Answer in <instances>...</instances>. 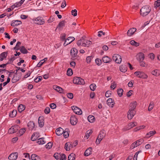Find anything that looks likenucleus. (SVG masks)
<instances>
[{"mask_svg":"<svg viewBox=\"0 0 160 160\" xmlns=\"http://www.w3.org/2000/svg\"><path fill=\"white\" fill-rule=\"evenodd\" d=\"M69 130L68 128H66L64 130L63 136L65 138H67L69 136Z\"/></svg>","mask_w":160,"mask_h":160,"instance_id":"nucleus-26","label":"nucleus"},{"mask_svg":"<svg viewBox=\"0 0 160 160\" xmlns=\"http://www.w3.org/2000/svg\"><path fill=\"white\" fill-rule=\"evenodd\" d=\"M130 43L132 45L136 47H138L139 45V43H138L133 40H131L130 42Z\"/></svg>","mask_w":160,"mask_h":160,"instance_id":"nucleus-38","label":"nucleus"},{"mask_svg":"<svg viewBox=\"0 0 160 160\" xmlns=\"http://www.w3.org/2000/svg\"><path fill=\"white\" fill-rule=\"evenodd\" d=\"M44 62V61H43V60H41L40 61L38 64L37 66L38 67H40L42 64Z\"/></svg>","mask_w":160,"mask_h":160,"instance_id":"nucleus-61","label":"nucleus"},{"mask_svg":"<svg viewBox=\"0 0 160 160\" xmlns=\"http://www.w3.org/2000/svg\"><path fill=\"white\" fill-rule=\"evenodd\" d=\"M156 133L155 131H150L146 134L145 137L146 138H149L154 135Z\"/></svg>","mask_w":160,"mask_h":160,"instance_id":"nucleus-24","label":"nucleus"},{"mask_svg":"<svg viewBox=\"0 0 160 160\" xmlns=\"http://www.w3.org/2000/svg\"><path fill=\"white\" fill-rule=\"evenodd\" d=\"M116 84L115 83V82H114L112 83L111 84L110 87L111 88L113 89V90L116 88Z\"/></svg>","mask_w":160,"mask_h":160,"instance_id":"nucleus-60","label":"nucleus"},{"mask_svg":"<svg viewBox=\"0 0 160 160\" xmlns=\"http://www.w3.org/2000/svg\"><path fill=\"white\" fill-rule=\"evenodd\" d=\"M144 55L142 52H140L137 56V58L139 62L143 61L144 59Z\"/></svg>","mask_w":160,"mask_h":160,"instance_id":"nucleus-13","label":"nucleus"},{"mask_svg":"<svg viewBox=\"0 0 160 160\" xmlns=\"http://www.w3.org/2000/svg\"><path fill=\"white\" fill-rule=\"evenodd\" d=\"M34 23L38 25H43L45 23L44 19L42 17L39 16L32 19Z\"/></svg>","mask_w":160,"mask_h":160,"instance_id":"nucleus-3","label":"nucleus"},{"mask_svg":"<svg viewBox=\"0 0 160 160\" xmlns=\"http://www.w3.org/2000/svg\"><path fill=\"white\" fill-rule=\"evenodd\" d=\"M17 111L15 110H13L10 113L9 116L12 118L14 117L16 115Z\"/></svg>","mask_w":160,"mask_h":160,"instance_id":"nucleus-36","label":"nucleus"},{"mask_svg":"<svg viewBox=\"0 0 160 160\" xmlns=\"http://www.w3.org/2000/svg\"><path fill=\"white\" fill-rule=\"evenodd\" d=\"M64 132V130L61 128L57 129L56 131V134L58 136H60Z\"/></svg>","mask_w":160,"mask_h":160,"instance_id":"nucleus-20","label":"nucleus"},{"mask_svg":"<svg viewBox=\"0 0 160 160\" xmlns=\"http://www.w3.org/2000/svg\"><path fill=\"white\" fill-rule=\"evenodd\" d=\"M78 52V50L75 48H73L71 50V55L72 57H75L77 55Z\"/></svg>","mask_w":160,"mask_h":160,"instance_id":"nucleus-19","label":"nucleus"},{"mask_svg":"<svg viewBox=\"0 0 160 160\" xmlns=\"http://www.w3.org/2000/svg\"><path fill=\"white\" fill-rule=\"evenodd\" d=\"M50 112V109L49 107H47L44 110V112L46 114H48Z\"/></svg>","mask_w":160,"mask_h":160,"instance_id":"nucleus-57","label":"nucleus"},{"mask_svg":"<svg viewBox=\"0 0 160 160\" xmlns=\"http://www.w3.org/2000/svg\"><path fill=\"white\" fill-rule=\"evenodd\" d=\"M32 160H41L38 156L36 155L35 154H32L31 156Z\"/></svg>","mask_w":160,"mask_h":160,"instance_id":"nucleus-32","label":"nucleus"},{"mask_svg":"<svg viewBox=\"0 0 160 160\" xmlns=\"http://www.w3.org/2000/svg\"><path fill=\"white\" fill-rule=\"evenodd\" d=\"M106 133L104 131H101L98 135L96 141V143L97 144H98L100 143L102 139L105 136Z\"/></svg>","mask_w":160,"mask_h":160,"instance_id":"nucleus-4","label":"nucleus"},{"mask_svg":"<svg viewBox=\"0 0 160 160\" xmlns=\"http://www.w3.org/2000/svg\"><path fill=\"white\" fill-rule=\"evenodd\" d=\"M112 59L117 63H120L122 61L121 56L118 54H114L112 56Z\"/></svg>","mask_w":160,"mask_h":160,"instance_id":"nucleus-7","label":"nucleus"},{"mask_svg":"<svg viewBox=\"0 0 160 160\" xmlns=\"http://www.w3.org/2000/svg\"><path fill=\"white\" fill-rule=\"evenodd\" d=\"M143 141L144 140L143 139L141 138L135 141V142H137V144L138 145V146L141 145Z\"/></svg>","mask_w":160,"mask_h":160,"instance_id":"nucleus-48","label":"nucleus"},{"mask_svg":"<svg viewBox=\"0 0 160 160\" xmlns=\"http://www.w3.org/2000/svg\"><path fill=\"white\" fill-rule=\"evenodd\" d=\"M96 64L98 66L101 65L102 63V61L99 58H97L95 60Z\"/></svg>","mask_w":160,"mask_h":160,"instance_id":"nucleus-49","label":"nucleus"},{"mask_svg":"<svg viewBox=\"0 0 160 160\" xmlns=\"http://www.w3.org/2000/svg\"><path fill=\"white\" fill-rule=\"evenodd\" d=\"M76 157L75 155L73 153H71L68 156V160H74Z\"/></svg>","mask_w":160,"mask_h":160,"instance_id":"nucleus-29","label":"nucleus"},{"mask_svg":"<svg viewBox=\"0 0 160 160\" xmlns=\"http://www.w3.org/2000/svg\"><path fill=\"white\" fill-rule=\"evenodd\" d=\"M141 152V151L140 150L136 152L134 157V160H137L138 155V153H139L140 152Z\"/></svg>","mask_w":160,"mask_h":160,"instance_id":"nucleus-58","label":"nucleus"},{"mask_svg":"<svg viewBox=\"0 0 160 160\" xmlns=\"http://www.w3.org/2000/svg\"><path fill=\"white\" fill-rule=\"evenodd\" d=\"M26 129L25 128H22L20 129L19 131V133H18V135L21 136L26 131Z\"/></svg>","mask_w":160,"mask_h":160,"instance_id":"nucleus-33","label":"nucleus"},{"mask_svg":"<svg viewBox=\"0 0 160 160\" xmlns=\"http://www.w3.org/2000/svg\"><path fill=\"white\" fill-rule=\"evenodd\" d=\"M70 123L72 125H75L77 122V118L74 116H72L70 118Z\"/></svg>","mask_w":160,"mask_h":160,"instance_id":"nucleus-15","label":"nucleus"},{"mask_svg":"<svg viewBox=\"0 0 160 160\" xmlns=\"http://www.w3.org/2000/svg\"><path fill=\"white\" fill-rule=\"evenodd\" d=\"M92 132V131L91 130H88L87 131L86 136V137L88 138L89 137L90 134H91Z\"/></svg>","mask_w":160,"mask_h":160,"instance_id":"nucleus-56","label":"nucleus"},{"mask_svg":"<svg viewBox=\"0 0 160 160\" xmlns=\"http://www.w3.org/2000/svg\"><path fill=\"white\" fill-rule=\"evenodd\" d=\"M42 79V77L41 76H39L37 78H36L34 79V81L36 82H38L39 81L41 80Z\"/></svg>","mask_w":160,"mask_h":160,"instance_id":"nucleus-55","label":"nucleus"},{"mask_svg":"<svg viewBox=\"0 0 160 160\" xmlns=\"http://www.w3.org/2000/svg\"><path fill=\"white\" fill-rule=\"evenodd\" d=\"M50 108L52 109H55L56 108V105L54 103H51L50 105Z\"/></svg>","mask_w":160,"mask_h":160,"instance_id":"nucleus-59","label":"nucleus"},{"mask_svg":"<svg viewBox=\"0 0 160 160\" xmlns=\"http://www.w3.org/2000/svg\"><path fill=\"white\" fill-rule=\"evenodd\" d=\"M18 157V153L17 152L12 153L10 154L8 157L9 160H16Z\"/></svg>","mask_w":160,"mask_h":160,"instance_id":"nucleus-11","label":"nucleus"},{"mask_svg":"<svg viewBox=\"0 0 160 160\" xmlns=\"http://www.w3.org/2000/svg\"><path fill=\"white\" fill-rule=\"evenodd\" d=\"M88 120L90 122H93L94 121L95 118L93 116L89 115L88 118Z\"/></svg>","mask_w":160,"mask_h":160,"instance_id":"nucleus-35","label":"nucleus"},{"mask_svg":"<svg viewBox=\"0 0 160 160\" xmlns=\"http://www.w3.org/2000/svg\"><path fill=\"white\" fill-rule=\"evenodd\" d=\"M137 105V102H134L129 105V109L127 113V117L129 119H132L135 114V109Z\"/></svg>","mask_w":160,"mask_h":160,"instance_id":"nucleus-1","label":"nucleus"},{"mask_svg":"<svg viewBox=\"0 0 160 160\" xmlns=\"http://www.w3.org/2000/svg\"><path fill=\"white\" fill-rule=\"evenodd\" d=\"M153 107V102H152L150 103L149 105L148 109V111H151Z\"/></svg>","mask_w":160,"mask_h":160,"instance_id":"nucleus-45","label":"nucleus"},{"mask_svg":"<svg viewBox=\"0 0 160 160\" xmlns=\"http://www.w3.org/2000/svg\"><path fill=\"white\" fill-rule=\"evenodd\" d=\"M137 122H133L129 123L128 125L129 126V128H131L137 125Z\"/></svg>","mask_w":160,"mask_h":160,"instance_id":"nucleus-41","label":"nucleus"},{"mask_svg":"<svg viewBox=\"0 0 160 160\" xmlns=\"http://www.w3.org/2000/svg\"><path fill=\"white\" fill-rule=\"evenodd\" d=\"M20 51L21 53L23 54H26L28 52V51L23 46H22L21 47V49H20Z\"/></svg>","mask_w":160,"mask_h":160,"instance_id":"nucleus-34","label":"nucleus"},{"mask_svg":"<svg viewBox=\"0 0 160 160\" xmlns=\"http://www.w3.org/2000/svg\"><path fill=\"white\" fill-rule=\"evenodd\" d=\"M136 31V29L135 28H130L127 32V36L129 37L132 36Z\"/></svg>","mask_w":160,"mask_h":160,"instance_id":"nucleus-14","label":"nucleus"},{"mask_svg":"<svg viewBox=\"0 0 160 160\" xmlns=\"http://www.w3.org/2000/svg\"><path fill=\"white\" fill-rule=\"evenodd\" d=\"M102 60L104 63H109L112 61V59L108 56L104 57L102 58Z\"/></svg>","mask_w":160,"mask_h":160,"instance_id":"nucleus-21","label":"nucleus"},{"mask_svg":"<svg viewBox=\"0 0 160 160\" xmlns=\"http://www.w3.org/2000/svg\"><path fill=\"white\" fill-rule=\"evenodd\" d=\"M66 34L65 33H63L61 37V39L62 41H65L66 40Z\"/></svg>","mask_w":160,"mask_h":160,"instance_id":"nucleus-62","label":"nucleus"},{"mask_svg":"<svg viewBox=\"0 0 160 160\" xmlns=\"http://www.w3.org/2000/svg\"><path fill=\"white\" fill-rule=\"evenodd\" d=\"M93 57L92 56L88 57L86 59V61L88 63H89L91 62V60L92 59Z\"/></svg>","mask_w":160,"mask_h":160,"instance_id":"nucleus-53","label":"nucleus"},{"mask_svg":"<svg viewBox=\"0 0 160 160\" xmlns=\"http://www.w3.org/2000/svg\"><path fill=\"white\" fill-rule=\"evenodd\" d=\"M107 104L108 105L111 107H113L114 104V102L113 100L111 98H109L107 100Z\"/></svg>","mask_w":160,"mask_h":160,"instance_id":"nucleus-16","label":"nucleus"},{"mask_svg":"<svg viewBox=\"0 0 160 160\" xmlns=\"http://www.w3.org/2000/svg\"><path fill=\"white\" fill-rule=\"evenodd\" d=\"M40 137L39 133L37 132H36L34 133L31 138V139L32 141H35L36 140V139Z\"/></svg>","mask_w":160,"mask_h":160,"instance_id":"nucleus-12","label":"nucleus"},{"mask_svg":"<svg viewBox=\"0 0 160 160\" xmlns=\"http://www.w3.org/2000/svg\"><path fill=\"white\" fill-rule=\"evenodd\" d=\"M86 42H85V44H84V47H89V45H91L92 44V42L90 41L86 40Z\"/></svg>","mask_w":160,"mask_h":160,"instance_id":"nucleus-47","label":"nucleus"},{"mask_svg":"<svg viewBox=\"0 0 160 160\" xmlns=\"http://www.w3.org/2000/svg\"><path fill=\"white\" fill-rule=\"evenodd\" d=\"M66 22L65 20H63L60 22L58 25V27L61 28L65 26Z\"/></svg>","mask_w":160,"mask_h":160,"instance_id":"nucleus-42","label":"nucleus"},{"mask_svg":"<svg viewBox=\"0 0 160 160\" xmlns=\"http://www.w3.org/2000/svg\"><path fill=\"white\" fill-rule=\"evenodd\" d=\"M89 87H90V89L92 91H94L95 90V89L96 88V86L95 84L92 83V84H91L90 85Z\"/></svg>","mask_w":160,"mask_h":160,"instance_id":"nucleus-40","label":"nucleus"},{"mask_svg":"<svg viewBox=\"0 0 160 160\" xmlns=\"http://www.w3.org/2000/svg\"><path fill=\"white\" fill-rule=\"evenodd\" d=\"M20 127L18 125H16L12 126L8 131L9 133L12 134L16 132L19 129Z\"/></svg>","mask_w":160,"mask_h":160,"instance_id":"nucleus-6","label":"nucleus"},{"mask_svg":"<svg viewBox=\"0 0 160 160\" xmlns=\"http://www.w3.org/2000/svg\"><path fill=\"white\" fill-rule=\"evenodd\" d=\"M151 10V8L149 6H144L140 10V15L143 17L146 16L149 13Z\"/></svg>","mask_w":160,"mask_h":160,"instance_id":"nucleus-2","label":"nucleus"},{"mask_svg":"<svg viewBox=\"0 0 160 160\" xmlns=\"http://www.w3.org/2000/svg\"><path fill=\"white\" fill-rule=\"evenodd\" d=\"M92 150V148L91 147L88 148L85 150L84 153V155L85 156H88L90 155L91 153Z\"/></svg>","mask_w":160,"mask_h":160,"instance_id":"nucleus-23","label":"nucleus"},{"mask_svg":"<svg viewBox=\"0 0 160 160\" xmlns=\"http://www.w3.org/2000/svg\"><path fill=\"white\" fill-rule=\"evenodd\" d=\"M159 6H160V0L155 1L154 3V8H156Z\"/></svg>","mask_w":160,"mask_h":160,"instance_id":"nucleus-39","label":"nucleus"},{"mask_svg":"<svg viewBox=\"0 0 160 160\" xmlns=\"http://www.w3.org/2000/svg\"><path fill=\"white\" fill-rule=\"evenodd\" d=\"M21 21L18 20L13 21L11 23V25L15 27L22 24Z\"/></svg>","mask_w":160,"mask_h":160,"instance_id":"nucleus-18","label":"nucleus"},{"mask_svg":"<svg viewBox=\"0 0 160 160\" xmlns=\"http://www.w3.org/2000/svg\"><path fill=\"white\" fill-rule=\"evenodd\" d=\"M138 146V145L137 144V142L132 143L131 145L130 148L131 149H133L135 147H136Z\"/></svg>","mask_w":160,"mask_h":160,"instance_id":"nucleus-50","label":"nucleus"},{"mask_svg":"<svg viewBox=\"0 0 160 160\" xmlns=\"http://www.w3.org/2000/svg\"><path fill=\"white\" fill-rule=\"evenodd\" d=\"M75 40V38L72 37H68L65 41L63 44L64 46H66L67 45L69 44Z\"/></svg>","mask_w":160,"mask_h":160,"instance_id":"nucleus-10","label":"nucleus"},{"mask_svg":"<svg viewBox=\"0 0 160 160\" xmlns=\"http://www.w3.org/2000/svg\"><path fill=\"white\" fill-rule=\"evenodd\" d=\"M77 10L75 9L74 10H72L71 11L72 14L74 16H76L77 15Z\"/></svg>","mask_w":160,"mask_h":160,"instance_id":"nucleus-51","label":"nucleus"},{"mask_svg":"<svg viewBox=\"0 0 160 160\" xmlns=\"http://www.w3.org/2000/svg\"><path fill=\"white\" fill-rule=\"evenodd\" d=\"M28 126L29 128V129L32 130L35 127V124L34 122L32 121L29 122L28 124Z\"/></svg>","mask_w":160,"mask_h":160,"instance_id":"nucleus-25","label":"nucleus"},{"mask_svg":"<svg viewBox=\"0 0 160 160\" xmlns=\"http://www.w3.org/2000/svg\"><path fill=\"white\" fill-rule=\"evenodd\" d=\"M134 74L138 78H147L148 76L143 72L137 71L135 72Z\"/></svg>","mask_w":160,"mask_h":160,"instance_id":"nucleus-8","label":"nucleus"},{"mask_svg":"<svg viewBox=\"0 0 160 160\" xmlns=\"http://www.w3.org/2000/svg\"><path fill=\"white\" fill-rule=\"evenodd\" d=\"M44 138H42L38 139L37 143L39 144H43L45 143V141L44 140Z\"/></svg>","mask_w":160,"mask_h":160,"instance_id":"nucleus-30","label":"nucleus"},{"mask_svg":"<svg viewBox=\"0 0 160 160\" xmlns=\"http://www.w3.org/2000/svg\"><path fill=\"white\" fill-rule=\"evenodd\" d=\"M52 143L51 142H49L45 146L46 148H47L50 149L52 146Z\"/></svg>","mask_w":160,"mask_h":160,"instance_id":"nucleus-52","label":"nucleus"},{"mask_svg":"<svg viewBox=\"0 0 160 160\" xmlns=\"http://www.w3.org/2000/svg\"><path fill=\"white\" fill-rule=\"evenodd\" d=\"M111 94H112V92L111 91H108L106 92L105 96L107 98L109 97L110 96Z\"/></svg>","mask_w":160,"mask_h":160,"instance_id":"nucleus-54","label":"nucleus"},{"mask_svg":"<svg viewBox=\"0 0 160 160\" xmlns=\"http://www.w3.org/2000/svg\"><path fill=\"white\" fill-rule=\"evenodd\" d=\"M53 88L60 93H64L63 89L60 87L57 86H53Z\"/></svg>","mask_w":160,"mask_h":160,"instance_id":"nucleus-22","label":"nucleus"},{"mask_svg":"<svg viewBox=\"0 0 160 160\" xmlns=\"http://www.w3.org/2000/svg\"><path fill=\"white\" fill-rule=\"evenodd\" d=\"M120 70L123 72H125L127 71V68L125 65H122L120 67Z\"/></svg>","mask_w":160,"mask_h":160,"instance_id":"nucleus-31","label":"nucleus"},{"mask_svg":"<svg viewBox=\"0 0 160 160\" xmlns=\"http://www.w3.org/2000/svg\"><path fill=\"white\" fill-rule=\"evenodd\" d=\"M44 121L43 117L42 116H40L38 118V123L39 127L41 128L43 126L44 124Z\"/></svg>","mask_w":160,"mask_h":160,"instance_id":"nucleus-17","label":"nucleus"},{"mask_svg":"<svg viewBox=\"0 0 160 160\" xmlns=\"http://www.w3.org/2000/svg\"><path fill=\"white\" fill-rule=\"evenodd\" d=\"M123 92V90L121 88L118 89L117 91L118 95L120 97L122 95Z\"/></svg>","mask_w":160,"mask_h":160,"instance_id":"nucleus-37","label":"nucleus"},{"mask_svg":"<svg viewBox=\"0 0 160 160\" xmlns=\"http://www.w3.org/2000/svg\"><path fill=\"white\" fill-rule=\"evenodd\" d=\"M73 111L74 112L78 115H81L82 113V110L78 107L74 106H73L71 107Z\"/></svg>","mask_w":160,"mask_h":160,"instance_id":"nucleus-9","label":"nucleus"},{"mask_svg":"<svg viewBox=\"0 0 160 160\" xmlns=\"http://www.w3.org/2000/svg\"><path fill=\"white\" fill-rule=\"evenodd\" d=\"M60 160H66V157L65 155L64 154H62L61 155V157Z\"/></svg>","mask_w":160,"mask_h":160,"instance_id":"nucleus-64","label":"nucleus"},{"mask_svg":"<svg viewBox=\"0 0 160 160\" xmlns=\"http://www.w3.org/2000/svg\"><path fill=\"white\" fill-rule=\"evenodd\" d=\"M80 59V57L78 56H77V55H76L75 57H72L71 59L75 61H78Z\"/></svg>","mask_w":160,"mask_h":160,"instance_id":"nucleus-46","label":"nucleus"},{"mask_svg":"<svg viewBox=\"0 0 160 160\" xmlns=\"http://www.w3.org/2000/svg\"><path fill=\"white\" fill-rule=\"evenodd\" d=\"M152 74L156 76H158L160 75V72L158 70L156 69L152 71Z\"/></svg>","mask_w":160,"mask_h":160,"instance_id":"nucleus-27","label":"nucleus"},{"mask_svg":"<svg viewBox=\"0 0 160 160\" xmlns=\"http://www.w3.org/2000/svg\"><path fill=\"white\" fill-rule=\"evenodd\" d=\"M74 83L77 84H84L85 83L84 80L81 78L79 77L74 78L73 80Z\"/></svg>","mask_w":160,"mask_h":160,"instance_id":"nucleus-5","label":"nucleus"},{"mask_svg":"<svg viewBox=\"0 0 160 160\" xmlns=\"http://www.w3.org/2000/svg\"><path fill=\"white\" fill-rule=\"evenodd\" d=\"M8 55V52H3L0 55V57H1L4 58H6L7 56Z\"/></svg>","mask_w":160,"mask_h":160,"instance_id":"nucleus-43","label":"nucleus"},{"mask_svg":"<svg viewBox=\"0 0 160 160\" xmlns=\"http://www.w3.org/2000/svg\"><path fill=\"white\" fill-rule=\"evenodd\" d=\"M25 108V106L22 104H20L18 107V111L20 112L23 111Z\"/></svg>","mask_w":160,"mask_h":160,"instance_id":"nucleus-28","label":"nucleus"},{"mask_svg":"<svg viewBox=\"0 0 160 160\" xmlns=\"http://www.w3.org/2000/svg\"><path fill=\"white\" fill-rule=\"evenodd\" d=\"M72 74L73 73L72 69L70 68H68L67 71V75L69 76H71L72 75Z\"/></svg>","mask_w":160,"mask_h":160,"instance_id":"nucleus-44","label":"nucleus"},{"mask_svg":"<svg viewBox=\"0 0 160 160\" xmlns=\"http://www.w3.org/2000/svg\"><path fill=\"white\" fill-rule=\"evenodd\" d=\"M67 96L68 98L72 99L73 98V94L72 93H68L67 94Z\"/></svg>","mask_w":160,"mask_h":160,"instance_id":"nucleus-63","label":"nucleus"}]
</instances>
